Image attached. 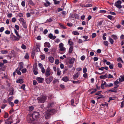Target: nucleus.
Wrapping results in <instances>:
<instances>
[{"mask_svg":"<svg viewBox=\"0 0 124 124\" xmlns=\"http://www.w3.org/2000/svg\"><path fill=\"white\" fill-rule=\"evenodd\" d=\"M41 71L43 73H44L45 72V70L44 68V67H42L41 68Z\"/></svg>","mask_w":124,"mask_h":124,"instance_id":"60","label":"nucleus"},{"mask_svg":"<svg viewBox=\"0 0 124 124\" xmlns=\"http://www.w3.org/2000/svg\"><path fill=\"white\" fill-rule=\"evenodd\" d=\"M72 82L74 84H79L80 83V82L79 80L74 81H72Z\"/></svg>","mask_w":124,"mask_h":124,"instance_id":"39","label":"nucleus"},{"mask_svg":"<svg viewBox=\"0 0 124 124\" xmlns=\"http://www.w3.org/2000/svg\"><path fill=\"white\" fill-rule=\"evenodd\" d=\"M29 3L30 5L32 6H34V4L32 0H30L29 1Z\"/></svg>","mask_w":124,"mask_h":124,"instance_id":"46","label":"nucleus"},{"mask_svg":"<svg viewBox=\"0 0 124 124\" xmlns=\"http://www.w3.org/2000/svg\"><path fill=\"white\" fill-rule=\"evenodd\" d=\"M1 53L2 54H5L8 53V51L6 50H2L1 51Z\"/></svg>","mask_w":124,"mask_h":124,"instance_id":"25","label":"nucleus"},{"mask_svg":"<svg viewBox=\"0 0 124 124\" xmlns=\"http://www.w3.org/2000/svg\"><path fill=\"white\" fill-rule=\"evenodd\" d=\"M15 27L16 28V29L17 30H19V26L18 25H15Z\"/></svg>","mask_w":124,"mask_h":124,"instance_id":"64","label":"nucleus"},{"mask_svg":"<svg viewBox=\"0 0 124 124\" xmlns=\"http://www.w3.org/2000/svg\"><path fill=\"white\" fill-rule=\"evenodd\" d=\"M80 75V72H78L77 73L74 75L73 77V78L74 79H75L78 78Z\"/></svg>","mask_w":124,"mask_h":124,"instance_id":"11","label":"nucleus"},{"mask_svg":"<svg viewBox=\"0 0 124 124\" xmlns=\"http://www.w3.org/2000/svg\"><path fill=\"white\" fill-rule=\"evenodd\" d=\"M68 43L69 45L71 46L73 45V43L72 41H71V39H69L68 40Z\"/></svg>","mask_w":124,"mask_h":124,"instance_id":"19","label":"nucleus"},{"mask_svg":"<svg viewBox=\"0 0 124 124\" xmlns=\"http://www.w3.org/2000/svg\"><path fill=\"white\" fill-rule=\"evenodd\" d=\"M72 33L75 35H78L79 34V33L77 31H73L72 32Z\"/></svg>","mask_w":124,"mask_h":124,"instance_id":"27","label":"nucleus"},{"mask_svg":"<svg viewBox=\"0 0 124 124\" xmlns=\"http://www.w3.org/2000/svg\"><path fill=\"white\" fill-rule=\"evenodd\" d=\"M19 67L17 68V69L21 70L23 68V63L22 62H20L19 64Z\"/></svg>","mask_w":124,"mask_h":124,"instance_id":"9","label":"nucleus"},{"mask_svg":"<svg viewBox=\"0 0 124 124\" xmlns=\"http://www.w3.org/2000/svg\"><path fill=\"white\" fill-rule=\"evenodd\" d=\"M29 111H32L34 109V107L33 106H31L29 107Z\"/></svg>","mask_w":124,"mask_h":124,"instance_id":"35","label":"nucleus"},{"mask_svg":"<svg viewBox=\"0 0 124 124\" xmlns=\"http://www.w3.org/2000/svg\"><path fill=\"white\" fill-rule=\"evenodd\" d=\"M73 46H70L69 49V53L70 54L73 51Z\"/></svg>","mask_w":124,"mask_h":124,"instance_id":"20","label":"nucleus"},{"mask_svg":"<svg viewBox=\"0 0 124 124\" xmlns=\"http://www.w3.org/2000/svg\"><path fill=\"white\" fill-rule=\"evenodd\" d=\"M87 69L86 67H84L83 69V72L84 73H86L87 72Z\"/></svg>","mask_w":124,"mask_h":124,"instance_id":"50","label":"nucleus"},{"mask_svg":"<svg viewBox=\"0 0 124 124\" xmlns=\"http://www.w3.org/2000/svg\"><path fill=\"white\" fill-rule=\"evenodd\" d=\"M4 28L3 27H2L0 29V32H2L4 30Z\"/></svg>","mask_w":124,"mask_h":124,"instance_id":"61","label":"nucleus"},{"mask_svg":"<svg viewBox=\"0 0 124 124\" xmlns=\"http://www.w3.org/2000/svg\"><path fill=\"white\" fill-rule=\"evenodd\" d=\"M27 70L26 69H23L22 70V72L23 73H24L26 72Z\"/></svg>","mask_w":124,"mask_h":124,"instance_id":"54","label":"nucleus"},{"mask_svg":"<svg viewBox=\"0 0 124 124\" xmlns=\"http://www.w3.org/2000/svg\"><path fill=\"white\" fill-rule=\"evenodd\" d=\"M22 48L24 49H25L26 48V46L24 44H22L21 46Z\"/></svg>","mask_w":124,"mask_h":124,"instance_id":"49","label":"nucleus"},{"mask_svg":"<svg viewBox=\"0 0 124 124\" xmlns=\"http://www.w3.org/2000/svg\"><path fill=\"white\" fill-rule=\"evenodd\" d=\"M104 44L106 46H108V42L107 41H105L103 42Z\"/></svg>","mask_w":124,"mask_h":124,"instance_id":"42","label":"nucleus"},{"mask_svg":"<svg viewBox=\"0 0 124 124\" xmlns=\"http://www.w3.org/2000/svg\"><path fill=\"white\" fill-rule=\"evenodd\" d=\"M29 57V54H28L26 53V54L24 56V58L25 59H27Z\"/></svg>","mask_w":124,"mask_h":124,"instance_id":"55","label":"nucleus"},{"mask_svg":"<svg viewBox=\"0 0 124 124\" xmlns=\"http://www.w3.org/2000/svg\"><path fill=\"white\" fill-rule=\"evenodd\" d=\"M59 62L58 60L57 59L55 60V64L57 65L59 63Z\"/></svg>","mask_w":124,"mask_h":124,"instance_id":"62","label":"nucleus"},{"mask_svg":"<svg viewBox=\"0 0 124 124\" xmlns=\"http://www.w3.org/2000/svg\"><path fill=\"white\" fill-rule=\"evenodd\" d=\"M25 1H23L21 3V5L23 7H24L25 6Z\"/></svg>","mask_w":124,"mask_h":124,"instance_id":"56","label":"nucleus"},{"mask_svg":"<svg viewBox=\"0 0 124 124\" xmlns=\"http://www.w3.org/2000/svg\"><path fill=\"white\" fill-rule=\"evenodd\" d=\"M48 37L51 39H54L56 38L55 36H54L51 33L50 34L48 35Z\"/></svg>","mask_w":124,"mask_h":124,"instance_id":"12","label":"nucleus"},{"mask_svg":"<svg viewBox=\"0 0 124 124\" xmlns=\"http://www.w3.org/2000/svg\"><path fill=\"white\" fill-rule=\"evenodd\" d=\"M108 40L111 44H113L114 41L111 38L109 37L108 38Z\"/></svg>","mask_w":124,"mask_h":124,"instance_id":"30","label":"nucleus"},{"mask_svg":"<svg viewBox=\"0 0 124 124\" xmlns=\"http://www.w3.org/2000/svg\"><path fill=\"white\" fill-rule=\"evenodd\" d=\"M54 78L52 76H50L49 78L46 79V82L47 84H49L53 80Z\"/></svg>","mask_w":124,"mask_h":124,"instance_id":"3","label":"nucleus"},{"mask_svg":"<svg viewBox=\"0 0 124 124\" xmlns=\"http://www.w3.org/2000/svg\"><path fill=\"white\" fill-rule=\"evenodd\" d=\"M8 103L12 107H13L14 105L13 103L12 102H8Z\"/></svg>","mask_w":124,"mask_h":124,"instance_id":"53","label":"nucleus"},{"mask_svg":"<svg viewBox=\"0 0 124 124\" xmlns=\"http://www.w3.org/2000/svg\"><path fill=\"white\" fill-rule=\"evenodd\" d=\"M40 57L41 58V60H43L45 58V55L44 54L40 55Z\"/></svg>","mask_w":124,"mask_h":124,"instance_id":"32","label":"nucleus"},{"mask_svg":"<svg viewBox=\"0 0 124 124\" xmlns=\"http://www.w3.org/2000/svg\"><path fill=\"white\" fill-rule=\"evenodd\" d=\"M116 99V97H109V99H110V100H115Z\"/></svg>","mask_w":124,"mask_h":124,"instance_id":"58","label":"nucleus"},{"mask_svg":"<svg viewBox=\"0 0 124 124\" xmlns=\"http://www.w3.org/2000/svg\"><path fill=\"white\" fill-rule=\"evenodd\" d=\"M23 82V80L22 79H20L16 81V82L17 83H19L20 84H22Z\"/></svg>","mask_w":124,"mask_h":124,"instance_id":"24","label":"nucleus"},{"mask_svg":"<svg viewBox=\"0 0 124 124\" xmlns=\"http://www.w3.org/2000/svg\"><path fill=\"white\" fill-rule=\"evenodd\" d=\"M107 78V74H105L104 75H102L100 77V78L101 79H105Z\"/></svg>","mask_w":124,"mask_h":124,"instance_id":"22","label":"nucleus"},{"mask_svg":"<svg viewBox=\"0 0 124 124\" xmlns=\"http://www.w3.org/2000/svg\"><path fill=\"white\" fill-rule=\"evenodd\" d=\"M46 3H45L44 5L46 7L49 6L50 5V2L47 0H46Z\"/></svg>","mask_w":124,"mask_h":124,"instance_id":"21","label":"nucleus"},{"mask_svg":"<svg viewBox=\"0 0 124 124\" xmlns=\"http://www.w3.org/2000/svg\"><path fill=\"white\" fill-rule=\"evenodd\" d=\"M39 115V113L38 112H36L34 113L33 115L32 116H31V117H35V118H37L38 117Z\"/></svg>","mask_w":124,"mask_h":124,"instance_id":"10","label":"nucleus"},{"mask_svg":"<svg viewBox=\"0 0 124 124\" xmlns=\"http://www.w3.org/2000/svg\"><path fill=\"white\" fill-rule=\"evenodd\" d=\"M54 104L53 103H49L48 104L47 107L46 108V109L47 110V111L49 112H50L51 110L50 109H48L47 108H50L52 107L54 105Z\"/></svg>","mask_w":124,"mask_h":124,"instance_id":"5","label":"nucleus"},{"mask_svg":"<svg viewBox=\"0 0 124 124\" xmlns=\"http://www.w3.org/2000/svg\"><path fill=\"white\" fill-rule=\"evenodd\" d=\"M16 20V19L15 17H13V18H12L11 20L12 22L14 23L15 22Z\"/></svg>","mask_w":124,"mask_h":124,"instance_id":"59","label":"nucleus"},{"mask_svg":"<svg viewBox=\"0 0 124 124\" xmlns=\"http://www.w3.org/2000/svg\"><path fill=\"white\" fill-rule=\"evenodd\" d=\"M53 20V19L50 18L49 19H47L46 21L47 22H50L52 21Z\"/></svg>","mask_w":124,"mask_h":124,"instance_id":"37","label":"nucleus"},{"mask_svg":"<svg viewBox=\"0 0 124 124\" xmlns=\"http://www.w3.org/2000/svg\"><path fill=\"white\" fill-rule=\"evenodd\" d=\"M25 84H23L21 86V89H22L23 90H24L25 89Z\"/></svg>","mask_w":124,"mask_h":124,"instance_id":"45","label":"nucleus"},{"mask_svg":"<svg viewBox=\"0 0 124 124\" xmlns=\"http://www.w3.org/2000/svg\"><path fill=\"white\" fill-rule=\"evenodd\" d=\"M10 92L9 93V95H12L13 94V91H14V89L13 88H11L10 89Z\"/></svg>","mask_w":124,"mask_h":124,"instance_id":"28","label":"nucleus"},{"mask_svg":"<svg viewBox=\"0 0 124 124\" xmlns=\"http://www.w3.org/2000/svg\"><path fill=\"white\" fill-rule=\"evenodd\" d=\"M119 80L120 82L124 81V75H123L121 76L120 78H119Z\"/></svg>","mask_w":124,"mask_h":124,"instance_id":"14","label":"nucleus"},{"mask_svg":"<svg viewBox=\"0 0 124 124\" xmlns=\"http://www.w3.org/2000/svg\"><path fill=\"white\" fill-rule=\"evenodd\" d=\"M59 48H60V50L61 51H65V50H66L65 48L63 47H59Z\"/></svg>","mask_w":124,"mask_h":124,"instance_id":"34","label":"nucleus"},{"mask_svg":"<svg viewBox=\"0 0 124 124\" xmlns=\"http://www.w3.org/2000/svg\"><path fill=\"white\" fill-rule=\"evenodd\" d=\"M5 123L7 124H10L12 122V117L10 116L9 118L5 121Z\"/></svg>","mask_w":124,"mask_h":124,"instance_id":"4","label":"nucleus"},{"mask_svg":"<svg viewBox=\"0 0 124 124\" xmlns=\"http://www.w3.org/2000/svg\"><path fill=\"white\" fill-rule=\"evenodd\" d=\"M46 99V97L45 96L38 97L37 98L38 102L39 103H43L44 102Z\"/></svg>","mask_w":124,"mask_h":124,"instance_id":"1","label":"nucleus"},{"mask_svg":"<svg viewBox=\"0 0 124 124\" xmlns=\"http://www.w3.org/2000/svg\"><path fill=\"white\" fill-rule=\"evenodd\" d=\"M92 4H87L85 5V7H89L92 6Z\"/></svg>","mask_w":124,"mask_h":124,"instance_id":"52","label":"nucleus"},{"mask_svg":"<svg viewBox=\"0 0 124 124\" xmlns=\"http://www.w3.org/2000/svg\"><path fill=\"white\" fill-rule=\"evenodd\" d=\"M58 24L62 28L64 29H66V27L65 26H64L63 25L61 24V23H59Z\"/></svg>","mask_w":124,"mask_h":124,"instance_id":"26","label":"nucleus"},{"mask_svg":"<svg viewBox=\"0 0 124 124\" xmlns=\"http://www.w3.org/2000/svg\"><path fill=\"white\" fill-rule=\"evenodd\" d=\"M23 26L24 28H26L27 27L25 22L22 23Z\"/></svg>","mask_w":124,"mask_h":124,"instance_id":"43","label":"nucleus"},{"mask_svg":"<svg viewBox=\"0 0 124 124\" xmlns=\"http://www.w3.org/2000/svg\"><path fill=\"white\" fill-rule=\"evenodd\" d=\"M14 31L16 33V35L17 36V37H18L19 38H21V36L19 35L18 32L15 29Z\"/></svg>","mask_w":124,"mask_h":124,"instance_id":"23","label":"nucleus"},{"mask_svg":"<svg viewBox=\"0 0 124 124\" xmlns=\"http://www.w3.org/2000/svg\"><path fill=\"white\" fill-rule=\"evenodd\" d=\"M44 46L45 47H47L48 48L50 47L51 46L49 43L48 42H46L44 43Z\"/></svg>","mask_w":124,"mask_h":124,"instance_id":"16","label":"nucleus"},{"mask_svg":"<svg viewBox=\"0 0 124 124\" xmlns=\"http://www.w3.org/2000/svg\"><path fill=\"white\" fill-rule=\"evenodd\" d=\"M54 1V3L55 4H58L59 3L60 1H57L56 0H53Z\"/></svg>","mask_w":124,"mask_h":124,"instance_id":"36","label":"nucleus"},{"mask_svg":"<svg viewBox=\"0 0 124 124\" xmlns=\"http://www.w3.org/2000/svg\"><path fill=\"white\" fill-rule=\"evenodd\" d=\"M96 36V34L95 33H93L92 35V38H94Z\"/></svg>","mask_w":124,"mask_h":124,"instance_id":"51","label":"nucleus"},{"mask_svg":"<svg viewBox=\"0 0 124 124\" xmlns=\"http://www.w3.org/2000/svg\"><path fill=\"white\" fill-rule=\"evenodd\" d=\"M62 80L63 81L66 82L68 81L69 79L67 76H65L62 78Z\"/></svg>","mask_w":124,"mask_h":124,"instance_id":"15","label":"nucleus"},{"mask_svg":"<svg viewBox=\"0 0 124 124\" xmlns=\"http://www.w3.org/2000/svg\"><path fill=\"white\" fill-rule=\"evenodd\" d=\"M75 60V59L74 58H72L70 59L69 63L70 64H72L74 63Z\"/></svg>","mask_w":124,"mask_h":124,"instance_id":"13","label":"nucleus"},{"mask_svg":"<svg viewBox=\"0 0 124 124\" xmlns=\"http://www.w3.org/2000/svg\"><path fill=\"white\" fill-rule=\"evenodd\" d=\"M122 3V1L120 0H118L115 3V6L117 8L119 9L122 8V7L121 5Z\"/></svg>","mask_w":124,"mask_h":124,"instance_id":"2","label":"nucleus"},{"mask_svg":"<svg viewBox=\"0 0 124 124\" xmlns=\"http://www.w3.org/2000/svg\"><path fill=\"white\" fill-rule=\"evenodd\" d=\"M109 91H110L111 92H117V90L115 89H110L108 90Z\"/></svg>","mask_w":124,"mask_h":124,"instance_id":"44","label":"nucleus"},{"mask_svg":"<svg viewBox=\"0 0 124 124\" xmlns=\"http://www.w3.org/2000/svg\"><path fill=\"white\" fill-rule=\"evenodd\" d=\"M113 16L110 15H108L107 16V17L110 19L112 20V19Z\"/></svg>","mask_w":124,"mask_h":124,"instance_id":"47","label":"nucleus"},{"mask_svg":"<svg viewBox=\"0 0 124 124\" xmlns=\"http://www.w3.org/2000/svg\"><path fill=\"white\" fill-rule=\"evenodd\" d=\"M104 85H105V87H108V84H107L106 82L105 81H103L101 85V88L103 89H104Z\"/></svg>","mask_w":124,"mask_h":124,"instance_id":"8","label":"nucleus"},{"mask_svg":"<svg viewBox=\"0 0 124 124\" xmlns=\"http://www.w3.org/2000/svg\"><path fill=\"white\" fill-rule=\"evenodd\" d=\"M111 37L115 40H117L118 39L117 36L116 35H112L111 36Z\"/></svg>","mask_w":124,"mask_h":124,"instance_id":"18","label":"nucleus"},{"mask_svg":"<svg viewBox=\"0 0 124 124\" xmlns=\"http://www.w3.org/2000/svg\"><path fill=\"white\" fill-rule=\"evenodd\" d=\"M104 98L103 95H100L98 96L97 99L99 100L101 98Z\"/></svg>","mask_w":124,"mask_h":124,"instance_id":"29","label":"nucleus"},{"mask_svg":"<svg viewBox=\"0 0 124 124\" xmlns=\"http://www.w3.org/2000/svg\"><path fill=\"white\" fill-rule=\"evenodd\" d=\"M20 70H16V72L19 75H21V73L20 71Z\"/></svg>","mask_w":124,"mask_h":124,"instance_id":"63","label":"nucleus"},{"mask_svg":"<svg viewBox=\"0 0 124 124\" xmlns=\"http://www.w3.org/2000/svg\"><path fill=\"white\" fill-rule=\"evenodd\" d=\"M61 73V71L59 70H57V74L58 76H60Z\"/></svg>","mask_w":124,"mask_h":124,"instance_id":"38","label":"nucleus"},{"mask_svg":"<svg viewBox=\"0 0 124 124\" xmlns=\"http://www.w3.org/2000/svg\"><path fill=\"white\" fill-rule=\"evenodd\" d=\"M36 79L38 82L39 83H42L44 80V79L43 78L38 77H37L36 78Z\"/></svg>","mask_w":124,"mask_h":124,"instance_id":"7","label":"nucleus"},{"mask_svg":"<svg viewBox=\"0 0 124 124\" xmlns=\"http://www.w3.org/2000/svg\"><path fill=\"white\" fill-rule=\"evenodd\" d=\"M5 32L7 34H9L10 33V31L8 30L6 31Z\"/></svg>","mask_w":124,"mask_h":124,"instance_id":"57","label":"nucleus"},{"mask_svg":"<svg viewBox=\"0 0 124 124\" xmlns=\"http://www.w3.org/2000/svg\"><path fill=\"white\" fill-rule=\"evenodd\" d=\"M19 20L20 21V22H22V23H24V22H25L24 20V19L22 18H20Z\"/></svg>","mask_w":124,"mask_h":124,"instance_id":"41","label":"nucleus"},{"mask_svg":"<svg viewBox=\"0 0 124 124\" xmlns=\"http://www.w3.org/2000/svg\"><path fill=\"white\" fill-rule=\"evenodd\" d=\"M49 61L51 63H53L54 61V58L52 56L49 57L48 58Z\"/></svg>","mask_w":124,"mask_h":124,"instance_id":"17","label":"nucleus"},{"mask_svg":"<svg viewBox=\"0 0 124 124\" xmlns=\"http://www.w3.org/2000/svg\"><path fill=\"white\" fill-rule=\"evenodd\" d=\"M45 75V76L46 77H48L51 75V73L50 68H47L46 69Z\"/></svg>","mask_w":124,"mask_h":124,"instance_id":"6","label":"nucleus"},{"mask_svg":"<svg viewBox=\"0 0 124 124\" xmlns=\"http://www.w3.org/2000/svg\"><path fill=\"white\" fill-rule=\"evenodd\" d=\"M119 83V82L118 81V80L117 79L116 81L114 83V85H117V84H118Z\"/></svg>","mask_w":124,"mask_h":124,"instance_id":"40","label":"nucleus"},{"mask_svg":"<svg viewBox=\"0 0 124 124\" xmlns=\"http://www.w3.org/2000/svg\"><path fill=\"white\" fill-rule=\"evenodd\" d=\"M13 38L15 40L17 41L19 40L20 39V38H19L18 37H17L15 35L13 36Z\"/></svg>","mask_w":124,"mask_h":124,"instance_id":"33","label":"nucleus"},{"mask_svg":"<svg viewBox=\"0 0 124 124\" xmlns=\"http://www.w3.org/2000/svg\"><path fill=\"white\" fill-rule=\"evenodd\" d=\"M13 98V96L10 97L7 99V101H8V102H11V101L12 100Z\"/></svg>","mask_w":124,"mask_h":124,"instance_id":"31","label":"nucleus"},{"mask_svg":"<svg viewBox=\"0 0 124 124\" xmlns=\"http://www.w3.org/2000/svg\"><path fill=\"white\" fill-rule=\"evenodd\" d=\"M85 56L84 55H83L80 58L81 60L82 61H83L84 60L85 58Z\"/></svg>","mask_w":124,"mask_h":124,"instance_id":"48","label":"nucleus"}]
</instances>
